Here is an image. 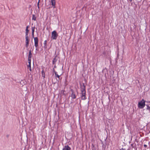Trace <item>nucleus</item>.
I'll return each instance as SVG.
<instances>
[{"label": "nucleus", "instance_id": "nucleus-12", "mask_svg": "<svg viewBox=\"0 0 150 150\" xmlns=\"http://www.w3.org/2000/svg\"><path fill=\"white\" fill-rule=\"evenodd\" d=\"M35 29V27L32 28V35L33 38V37H34V34Z\"/></svg>", "mask_w": 150, "mask_h": 150}, {"label": "nucleus", "instance_id": "nucleus-6", "mask_svg": "<svg viewBox=\"0 0 150 150\" xmlns=\"http://www.w3.org/2000/svg\"><path fill=\"white\" fill-rule=\"evenodd\" d=\"M26 47H28L29 45V38L28 36L25 37Z\"/></svg>", "mask_w": 150, "mask_h": 150}, {"label": "nucleus", "instance_id": "nucleus-16", "mask_svg": "<svg viewBox=\"0 0 150 150\" xmlns=\"http://www.w3.org/2000/svg\"><path fill=\"white\" fill-rule=\"evenodd\" d=\"M32 20H34V21L36 20V17L35 15H33V17H32Z\"/></svg>", "mask_w": 150, "mask_h": 150}, {"label": "nucleus", "instance_id": "nucleus-21", "mask_svg": "<svg viewBox=\"0 0 150 150\" xmlns=\"http://www.w3.org/2000/svg\"><path fill=\"white\" fill-rule=\"evenodd\" d=\"M28 26H27L26 27V30H28Z\"/></svg>", "mask_w": 150, "mask_h": 150}, {"label": "nucleus", "instance_id": "nucleus-9", "mask_svg": "<svg viewBox=\"0 0 150 150\" xmlns=\"http://www.w3.org/2000/svg\"><path fill=\"white\" fill-rule=\"evenodd\" d=\"M71 148L68 145L66 146L62 150H70Z\"/></svg>", "mask_w": 150, "mask_h": 150}, {"label": "nucleus", "instance_id": "nucleus-15", "mask_svg": "<svg viewBox=\"0 0 150 150\" xmlns=\"http://www.w3.org/2000/svg\"><path fill=\"white\" fill-rule=\"evenodd\" d=\"M29 32V30H26V32H25V36L26 37L28 36V35Z\"/></svg>", "mask_w": 150, "mask_h": 150}, {"label": "nucleus", "instance_id": "nucleus-13", "mask_svg": "<svg viewBox=\"0 0 150 150\" xmlns=\"http://www.w3.org/2000/svg\"><path fill=\"white\" fill-rule=\"evenodd\" d=\"M56 57H57L56 56L53 59V64H54L56 62V61H57V59H56Z\"/></svg>", "mask_w": 150, "mask_h": 150}, {"label": "nucleus", "instance_id": "nucleus-18", "mask_svg": "<svg viewBox=\"0 0 150 150\" xmlns=\"http://www.w3.org/2000/svg\"><path fill=\"white\" fill-rule=\"evenodd\" d=\"M92 146H93V147H92V150H96L94 146L93 145Z\"/></svg>", "mask_w": 150, "mask_h": 150}, {"label": "nucleus", "instance_id": "nucleus-19", "mask_svg": "<svg viewBox=\"0 0 150 150\" xmlns=\"http://www.w3.org/2000/svg\"><path fill=\"white\" fill-rule=\"evenodd\" d=\"M39 2H40V0H39L38 2V8H39Z\"/></svg>", "mask_w": 150, "mask_h": 150}, {"label": "nucleus", "instance_id": "nucleus-23", "mask_svg": "<svg viewBox=\"0 0 150 150\" xmlns=\"http://www.w3.org/2000/svg\"><path fill=\"white\" fill-rule=\"evenodd\" d=\"M124 150V149H123L122 148V149H120V150Z\"/></svg>", "mask_w": 150, "mask_h": 150}, {"label": "nucleus", "instance_id": "nucleus-7", "mask_svg": "<svg viewBox=\"0 0 150 150\" xmlns=\"http://www.w3.org/2000/svg\"><path fill=\"white\" fill-rule=\"evenodd\" d=\"M28 64L27 65V67L29 69L30 71H31L32 70L31 67V61L29 60V61H28Z\"/></svg>", "mask_w": 150, "mask_h": 150}, {"label": "nucleus", "instance_id": "nucleus-22", "mask_svg": "<svg viewBox=\"0 0 150 150\" xmlns=\"http://www.w3.org/2000/svg\"><path fill=\"white\" fill-rule=\"evenodd\" d=\"M144 147H146L147 146V145H145V144H144Z\"/></svg>", "mask_w": 150, "mask_h": 150}, {"label": "nucleus", "instance_id": "nucleus-14", "mask_svg": "<svg viewBox=\"0 0 150 150\" xmlns=\"http://www.w3.org/2000/svg\"><path fill=\"white\" fill-rule=\"evenodd\" d=\"M42 77H43L44 78H45V72L43 70H42Z\"/></svg>", "mask_w": 150, "mask_h": 150}, {"label": "nucleus", "instance_id": "nucleus-3", "mask_svg": "<svg viewBox=\"0 0 150 150\" xmlns=\"http://www.w3.org/2000/svg\"><path fill=\"white\" fill-rule=\"evenodd\" d=\"M81 98L83 100H85L86 99L85 94L86 91L84 89H82L81 90Z\"/></svg>", "mask_w": 150, "mask_h": 150}, {"label": "nucleus", "instance_id": "nucleus-1", "mask_svg": "<svg viewBox=\"0 0 150 150\" xmlns=\"http://www.w3.org/2000/svg\"><path fill=\"white\" fill-rule=\"evenodd\" d=\"M58 36V34L55 30L53 31L52 33L51 38L53 40H56Z\"/></svg>", "mask_w": 150, "mask_h": 150}, {"label": "nucleus", "instance_id": "nucleus-8", "mask_svg": "<svg viewBox=\"0 0 150 150\" xmlns=\"http://www.w3.org/2000/svg\"><path fill=\"white\" fill-rule=\"evenodd\" d=\"M31 57H32V53H31V50H30L29 52L28 61H29V60L30 61H31Z\"/></svg>", "mask_w": 150, "mask_h": 150}, {"label": "nucleus", "instance_id": "nucleus-11", "mask_svg": "<svg viewBox=\"0 0 150 150\" xmlns=\"http://www.w3.org/2000/svg\"><path fill=\"white\" fill-rule=\"evenodd\" d=\"M71 96L72 97V98L73 99H75L76 98L75 94L72 91L71 94Z\"/></svg>", "mask_w": 150, "mask_h": 150}, {"label": "nucleus", "instance_id": "nucleus-25", "mask_svg": "<svg viewBox=\"0 0 150 150\" xmlns=\"http://www.w3.org/2000/svg\"><path fill=\"white\" fill-rule=\"evenodd\" d=\"M130 1H131L132 0H129Z\"/></svg>", "mask_w": 150, "mask_h": 150}, {"label": "nucleus", "instance_id": "nucleus-20", "mask_svg": "<svg viewBox=\"0 0 150 150\" xmlns=\"http://www.w3.org/2000/svg\"><path fill=\"white\" fill-rule=\"evenodd\" d=\"M46 42H47V41L46 40H45V41H44V44H46Z\"/></svg>", "mask_w": 150, "mask_h": 150}, {"label": "nucleus", "instance_id": "nucleus-24", "mask_svg": "<svg viewBox=\"0 0 150 150\" xmlns=\"http://www.w3.org/2000/svg\"><path fill=\"white\" fill-rule=\"evenodd\" d=\"M64 91H61V93H62V92L64 93Z\"/></svg>", "mask_w": 150, "mask_h": 150}, {"label": "nucleus", "instance_id": "nucleus-2", "mask_svg": "<svg viewBox=\"0 0 150 150\" xmlns=\"http://www.w3.org/2000/svg\"><path fill=\"white\" fill-rule=\"evenodd\" d=\"M145 101L142 99L140 102L138 103V106L140 108H143L145 105Z\"/></svg>", "mask_w": 150, "mask_h": 150}, {"label": "nucleus", "instance_id": "nucleus-4", "mask_svg": "<svg viewBox=\"0 0 150 150\" xmlns=\"http://www.w3.org/2000/svg\"><path fill=\"white\" fill-rule=\"evenodd\" d=\"M35 46L37 47L38 46V38L36 37L34 38Z\"/></svg>", "mask_w": 150, "mask_h": 150}, {"label": "nucleus", "instance_id": "nucleus-17", "mask_svg": "<svg viewBox=\"0 0 150 150\" xmlns=\"http://www.w3.org/2000/svg\"><path fill=\"white\" fill-rule=\"evenodd\" d=\"M147 109L149 110L150 111V105L149 106V105H147Z\"/></svg>", "mask_w": 150, "mask_h": 150}, {"label": "nucleus", "instance_id": "nucleus-5", "mask_svg": "<svg viewBox=\"0 0 150 150\" xmlns=\"http://www.w3.org/2000/svg\"><path fill=\"white\" fill-rule=\"evenodd\" d=\"M54 71V72L55 73V76L56 77H57L58 79V80H59L60 79V78H59L60 76H61L62 74V73L61 72H59V73H58L59 74H57V72L55 71Z\"/></svg>", "mask_w": 150, "mask_h": 150}, {"label": "nucleus", "instance_id": "nucleus-10", "mask_svg": "<svg viewBox=\"0 0 150 150\" xmlns=\"http://www.w3.org/2000/svg\"><path fill=\"white\" fill-rule=\"evenodd\" d=\"M52 5L54 6V8H55V0H51Z\"/></svg>", "mask_w": 150, "mask_h": 150}]
</instances>
